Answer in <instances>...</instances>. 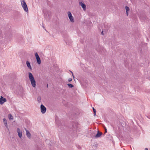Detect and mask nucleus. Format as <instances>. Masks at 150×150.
I'll list each match as a JSON object with an SVG mask.
<instances>
[{
	"label": "nucleus",
	"mask_w": 150,
	"mask_h": 150,
	"mask_svg": "<svg viewBox=\"0 0 150 150\" xmlns=\"http://www.w3.org/2000/svg\"><path fill=\"white\" fill-rule=\"evenodd\" d=\"M28 74L29 78L32 86L34 88L36 86V81L34 76L31 72H29Z\"/></svg>",
	"instance_id": "1"
},
{
	"label": "nucleus",
	"mask_w": 150,
	"mask_h": 150,
	"mask_svg": "<svg viewBox=\"0 0 150 150\" xmlns=\"http://www.w3.org/2000/svg\"><path fill=\"white\" fill-rule=\"evenodd\" d=\"M72 129L74 132H79L78 125L75 123L72 126Z\"/></svg>",
	"instance_id": "2"
},
{
	"label": "nucleus",
	"mask_w": 150,
	"mask_h": 150,
	"mask_svg": "<svg viewBox=\"0 0 150 150\" xmlns=\"http://www.w3.org/2000/svg\"><path fill=\"white\" fill-rule=\"evenodd\" d=\"M21 4L24 9H28L27 5L24 0H21Z\"/></svg>",
	"instance_id": "3"
},
{
	"label": "nucleus",
	"mask_w": 150,
	"mask_h": 150,
	"mask_svg": "<svg viewBox=\"0 0 150 150\" xmlns=\"http://www.w3.org/2000/svg\"><path fill=\"white\" fill-rule=\"evenodd\" d=\"M40 110L41 111L42 114L45 113L46 111V107L42 104L41 105Z\"/></svg>",
	"instance_id": "4"
},
{
	"label": "nucleus",
	"mask_w": 150,
	"mask_h": 150,
	"mask_svg": "<svg viewBox=\"0 0 150 150\" xmlns=\"http://www.w3.org/2000/svg\"><path fill=\"white\" fill-rule=\"evenodd\" d=\"M68 17L71 21L72 22H74V18L72 16L71 13L70 11H68L67 13Z\"/></svg>",
	"instance_id": "5"
},
{
	"label": "nucleus",
	"mask_w": 150,
	"mask_h": 150,
	"mask_svg": "<svg viewBox=\"0 0 150 150\" xmlns=\"http://www.w3.org/2000/svg\"><path fill=\"white\" fill-rule=\"evenodd\" d=\"M7 101L6 99L1 96L0 97V104L3 105L5 102Z\"/></svg>",
	"instance_id": "6"
},
{
	"label": "nucleus",
	"mask_w": 150,
	"mask_h": 150,
	"mask_svg": "<svg viewBox=\"0 0 150 150\" xmlns=\"http://www.w3.org/2000/svg\"><path fill=\"white\" fill-rule=\"evenodd\" d=\"M17 132L18 133V135L19 137L21 138L22 137V132L20 130V129L19 128H17Z\"/></svg>",
	"instance_id": "7"
},
{
	"label": "nucleus",
	"mask_w": 150,
	"mask_h": 150,
	"mask_svg": "<svg viewBox=\"0 0 150 150\" xmlns=\"http://www.w3.org/2000/svg\"><path fill=\"white\" fill-rule=\"evenodd\" d=\"M25 129L26 131V134L27 136L30 139L31 138V134L29 132V131L28 130L26 129L25 128Z\"/></svg>",
	"instance_id": "8"
},
{
	"label": "nucleus",
	"mask_w": 150,
	"mask_h": 150,
	"mask_svg": "<svg viewBox=\"0 0 150 150\" xmlns=\"http://www.w3.org/2000/svg\"><path fill=\"white\" fill-rule=\"evenodd\" d=\"M102 134V133L101 132H99V131H98L97 134L95 136L93 135V137H94L96 138H97L100 137L101 136Z\"/></svg>",
	"instance_id": "9"
},
{
	"label": "nucleus",
	"mask_w": 150,
	"mask_h": 150,
	"mask_svg": "<svg viewBox=\"0 0 150 150\" xmlns=\"http://www.w3.org/2000/svg\"><path fill=\"white\" fill-rule=\"evenodd\" d=\"M79 5L81 6L83 9H86V6L82 2H79Z\"/></svg>",
	"instance_id": "10"
},
{
	"label": "nucleus",
	"mask_w": 150,
	"mask_h": 150,
	"mask_svg": "<svg viewBox=\"0 0 150 150\" xmlns=\"http://www.w3.org/2000/svg\"><path fill=\"white\" fill-rule=\"evenodd\" d=\"M3 121L5 126L6 128H7L8 129V125H7V121L6 120L5 118H4L3 119Z\"/></svg>",
	"instance_id": "11"
},
{
	"label": "nucleus",
	"mask_w": 150,
	"mask_h": 150,
	"mask_svg": "<svg viewBox=\"0 0 150 150\" xmlns=\"http://www.w3.org/2000/svg\"><path fill=\"white\" fill-rule=\"evenodd\" d=\"M26 64H27V67L29 68V69H30L31 70L32 69V68H31V66H30V62H28V61H27L26 62Z\"/></svg>",
	"instance_id": "12"
},
{
	"label": "nucleus",
	"mask_w": 150,
	"mask_h": 150,
	"mask_svg": "<svg viewBox=\"0 0 150 150\" xmlns=\"http://www.w3.org/2000/svg\"><path fill=\"white\" fill-rule=\"evenodd\" d=\"M8 117L9 120H13V116L11 114H8Z\"/></svg>",
	"instance_id": "13"
},
{
	"label": "nucleus",
	"mask_w": 150,
	"mask_h": 150,
	"mask_svg": "<svg viewBox=\"0 0 150 150\" xmlns=\"http://www.w3.org/2000/svg\"><path fill=\"white\" fill-rule=\"evenodd\" d=\"M37 61L38 64H41V60L40 58H39L36 59Z\"/></svg>",
	"instance_id": "14"
},
{
	"label": "nucleus",
	"mask_w": 150,
	"mask_h": 150,
	"mask_svg": "<svg viewBox=\"0 0 150 150\" xmlns=\"http://www.w3.org/2000/svg\"><path fill=\"white\" fill-rule=\"evenodd\" d=\"M37 101L39 103H40L41 102V98L40 96H38L37 98Z\"/></svg>",
	"instance_id": "15"
},
{
	"label": "nucleus",
	"mask_w": 150,
	"mask_h": 150,
	"mask_svg": "<svg viewBox=\"0 0 150 150\" xmlns=\"http://www.w3.org/2000/svg\"><path fill=\"white\" fill-rule=\"evenodd\" d=\"M69 88H72L74 87V85L70 83H68L67 84Z\"/></svg>",
	"instance_id": "16"
},
{
	"label": "nucleus",
	"mask_w": 150,
	"mask_h": 150,
	"mask_svg": "<svg viewBox=\"0 0 150 150\" xmlns=\"http://www.w3.org/2000/svg\"><path fill=\"white\" fill-rule=\"evenodd\" d=\"M35 57L36 58V59H37V58H39V57L38 54L36 52L35 54Z\"/></svg>",
	"instance_id": "17"
},
{
	"label": "nucleus",
	"mask_w": 150,
	"mask_h": 150,
	"mask_svg": "<svg viewBox=\"0 0 150 150\" xmlns=\"http://www.w3.org/2000/svg\"><path fill=\"white\" fill-rule=\"evenodd\" d=\"M93 110L94 112V116L96 115V111L95 109L94 108H93Z\"/></svg>",
	"instance_id": "18"
},
{
	"label": "nucleus",
	"mask_w": 150,
	"mask_h": 150,
	"mask_svg": "<svg viewBox=\"0 0 150 150\" xmlns=\"http://www.w3.org/2000/svg\"><path fill=\"white\" fill-rule=\"evenodd\" d=\"M129 10H126V14H127V16L128 15V12L129 11Z\"/></svg>",
	"instance_id": "19"
},
{
	"label": "nucleus",
	"mask_w": 150,
	"mask_h": 150,
	"mask_svg": "<svg viewBox=\"0 0 150 150\" xmlns=\"http://www.w3.org/2000/svg\"><path fill=\"white\" fill-rule=\"evenodd\" d=\"M72 80V79L70 78H69L68 79V81L69 82L71 81Z\"/></svg>",
	"instance_id": "20"
},
{
	"label": "nucleus",
	"mask_w": 150,
	"mask_h": 150,
	"mask_svg": "<svg viewBox=\"0 0 150 150\" xmlns=\"http://www.w3.org/2000/svg\"><path fill=\"white\" fill-rule=\"evenodd\" d=\"M70 71V72L72 74V76H73V78H74V74H73V72H72V71Z\"/></svg>",
	"instance_id": "21"
},
{
	"label": "nucleus",
	"mask_w": 150,
	"mask_h": 150,
	"mask_svg": "<svg viewBox=\"0 0 150 150\" xmlns=\"http://www.w3.org/2000/svg\"><path fill=\"white\" fill-rule=\"evenodd\" d=\"M125 8V9H129V8L127 6H126Z\"/></svg>",
	"instance_id": "22"
},
{
	"label": "nucleus",
	"mask_w": 150,
	"mask_h": 150,
	"mask_svg": "<svg viewBox=\"0 0 150 150\" xmlns=\"http://www.w3.org/2000/svg\"><path fill=\"white\" fill-rule=\"evenodd\" d=\"M107 132V129H106L105 128V133H106Z\"/></svg>",
	"instance_id": "23"
},
{
	"label": "nucleus",
	"mask_w": 150,
	"mask_h": 150,
	"mask_svg": "<svg viewBox=\"0 0 150 150\" xmlns=\"http://www.w3.org/2000/svg\"><path fill=\"white\" fill-rule=\"evenodd\" d=\"M101 34L103 35H104V33L103 31L101 32Z\"/></svg>",
	"instance_id": "24"
},
{
	"label": "nucleus",
	"mask_w": 150,
	"mask_h": 150,
	"mask_svg": "<svg viewBox=\"0 0 150 150\" xmlns=\"http://www.w3.org/2000/svg\"><path fill=\"white\" fill-rule=\"evenodd\" d=\"M26 12L28 13V10H24Z\"/></svg>",
	"instance_id": "25"
},
{
	"label": "nucleus",
	"mask_w": 150,
	"mask_h": 150,
	"mask_svg": "<svg viewBox=\"0 0 150 150\" xmlns=\"http://www.w3.org/2000/svg\"><path fill=\"white\" fill-rule=\"evenodd\" d=\"M145 150H148V149L147 148H146L145 149Z\"/></svg>",
	"instance_id": "26"
},
{
	"label": "nucleus",
	"mask_w": 150,
	"mask_h": 150,
	"mask_svg": "<svg viewBox=\"0 0 150 150\" xmlns=\"http://www.w3.org/2000/svg\"><path fill=\"white\" fill-rule=\"evenodd\" d=\"M42 27L43 28H45L44 26H42Z\"/></svg>",
	"instance_id": "27"
},
{
	"label": "nucleus",
	"mask_w": 150,
	"mask_h": 150,
	"mask_svg": "<svg viewBox=\"0 0 150 150\" xmlns=\"http://www.w3.org/2000/svg\"><path fill=\"white\" fill-rule=\"evenodd\" d=\"M42 27L43 28H45L44 26H42Z\"/></svg>",
	"instance_id": "28"
},
{
	"label": "nucleus",
	"mask_w": 150,
	"mask_h": 150,
	"mask_svg": "<svg viewBox=\"0 0 150 150\" xmlns=\"http://www.w3.org/2000/svg\"><path fill=\"white\" fill-rule=\"evenodd\" d=\"M48 87V85H47V87Z\"/></svg>",
	"instance_id": "29"
}]
</instances>
